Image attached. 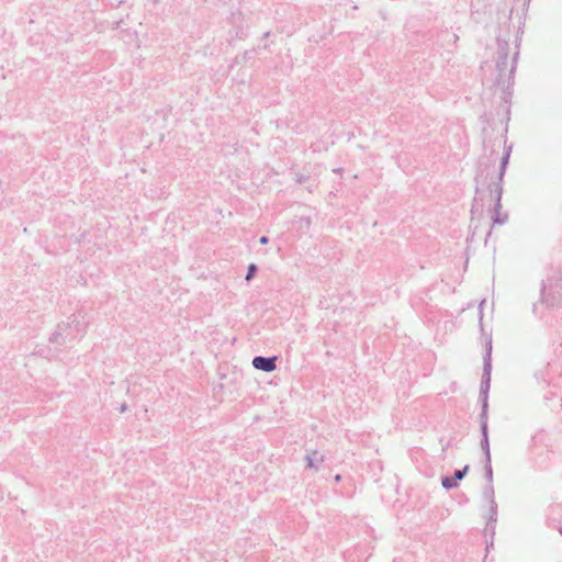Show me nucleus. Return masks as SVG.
<instances>
[{"label": "nucleus", "instance_id": "nucleus-1", "mask_svg": "<svg viewBox=\"0 0 562 562\" xmlns=\"http://www.w3.org/2000/svg\"><path fill=\"white\" fill-rule=\"evenodd\" d=\"M508 41L497 36L496 85L502 88L501 99L506 105H508L512 101V88L514 86V75L516 71L519 53L518 50L514 53L510 63L508 60Z\"/></svg>", "mask_w": 562, "mask_h": 562}, {"label": "nucleus", "instance_id": "nucleus-2", "mask_svg": "<svg viewBox=\"0 0 562 562\" xmlns=\"http://www.w3.org/2000/svg\"><path fill=\"white\" fill-rule=\"evenodd\" d=\"M86 331V324L74 316L70 323H60L57 325V329L49 338L50 342L64 345L68 341L81 338Z\"/></svg>", "mask_w": 562, "mask_h": 562}, {"label": "nucleus", "instance_id": "nucleus-3", "mask_svg": "<svg viewBox=\"0 0 562 562\" xmlns=\"http://www.w3.org/2000/svg\"><path fill=\"white\" fill-rule=\"evenodd\" d=\"M492 373V335H488L485 342V355L483 357V373L480 385V401L488 402Z\"/></svg>", "mask_w": 562, "mask_h": 562}, {"label": "nucleus", "instance_id": "nucleus-4", "mask_svg": "<svg viewBox=\"0 0 562 562\" xmlns=\"http://www.w3.org/2000/svg\"><path fill=\"white\" fill-rule=\"evenodd\" d=\"M559 281L554 280V278L542 281L541 300L549 307L559 305L562 300V284Z\"/></svg>", "mask_w": 562, "mask_h": 562}, {"label": "nucleus", "instance_id": "nucleus-5", "mask_svg": "<svg viewBox=\"0 0 562 562\" xmlns=\"http://www.w3.org/2000/svg\"><path fill=\"white\" fill-rule=\"evenodd\" d=\"M487 189L490 191L491 196H494V199H495V204L493 207V216H492L493 223L503 225L507 222V218H508L507 213H504V214L501 213V207H502L501 201H502V194H503V187L499 182H488Z\"/></svg>", "mask_w": 562, "mask_h": 562}, {"label": "nucleus", "instance_id": "nucleus-6", "mask_svg": "<svg viewBox=\"0 0 562 562\" xmlns=\"http://www.w3.org/2000/svg\"><path fill=\"white\" fill-rule=\"evenodd\" d=\"M470 467L467 464L462 469H458L453 472L452 476H442L441 485L445 490L449 491L456 488L459 482L468 474Z\"/></svg>", "mask_w": 562, "mask_h": 562}, {"label": "nucleus", "instance_id": "nucleus-7", "mask_svg": "<svg viewBox=\"0 0 562 562\" xmlns=\"http://www.w3.org/2000/svg\"><path fill=\"white\" fill-rule=\"evenodd\" d=\"M251 364L257 370L272 372L277 369V357L256 356L254 357Z\"/></svg>", "mask_w": 562, "mask_h": 562}, {"label": "nucleus", "instance_id": "nucleus-8", "mask_svg": "<svg viewBox=\"0 0 562 562\" xmlns=\"http://www.w3.org/2000/svg\"><path fill=\"white\" fill-rule=\"evenodd\" d=\"M459 41V35L456 33H451L449 31H441L438 34V42L441 44L442 47L450 49L451 47H454Z\"/></svg>", "mask_w": 562, "mask_h": 562}, {"label": "nucleus", "instance_id": "nucleus-9", "mask_svg": "<svg viewBox=\"0 0 562 562\" xmlns=\"http://www.w3.org/2000/svg\"><path fill=\"white\" fill-rule=\"evenodd\" d=\"M510 150H512V146H509L508 148H505L503 157L501 159L498 175L496 177H492L490 182H499L502 184L503 177H504V173H505L507 165H508Z\"/></svg>", "mask_w": 562, "mask_h": 562}, {"label": "nucleus", "instance_id": "nucleus-10", "mask_svg": "<svg viewBox=\"0 0 562 562\" xmlns=\"http://www.w3.org/2000/svg\"><path fill=\"white\" fill-rule=\"evenodd\" d=\"M481 434H482L481 449L484 453V460H491L488 430L481 431Z\"/></svg>", "mask_w": 562, "mask_h": 562}, {"label": "nucleus", "instance_id": "nucleus-11", "mask_svg": "<svg viewBox=\"0 0 562 562\" xmlns=\"http://www.w3.org/2000/svg\"><path fill=\"white\" fill-rule=\"evenodd\" d=\"M481 403H482V409L480 413V427H481V431H485V430H488V425H487L488 402H481Z\"/></svg>", "mask_w": 562, "mask_h": 562}, {"label": "nucleus", "instance_id": "nucleus-12", "mask_svg": "<svg viewBox=\"0 0 562 562\" xmlns=\"http://www.w3.org/2000/svg\"><path fill=\"white\" fill-rule=\"evenodd\" d=\"M323 456H321L317 451L313 453L306 454L305 460L307 462V468L313 469L316 468L318 463L323 462Z\"/></svg>", "mask_w": 562, "mask_h": 562}, {"label": "nucleus", "instance_id": "nucleus-13", "mask_svg": "<svg viewBox=\"0 0 562 562\" xmlns=\"http://www.w3.org/2000/svg\"><path fill=\"white\" fill-rule=\"evenodd\" d=\"M494 494L493 483H488L483 490V497L491 504L492 502H496Z\"/></svg>", "mask_w": 562, "mask_h": 562}, {"label": "nucleus", "instance_id": "nucleus-14", "mask_svg": "<svg viewBox=\"0 0 562 562\" xmlns=\"http://www.w3.org/2000/svg\"><path fill=\"white\" fill-rule=\"evenodd\" d=\"M487 521L491 527H493V522L497 521V503L496 502H492L490 504V515H488Z\"/></svg>", "mask_w": 562, "mask_h": 562}, {"label": "nucleus", "instance_id": "nucleus-15", "mask_svg": "<svg viewBox=\"0 0 562 562\" xmlns=\"http://www.w3.org/2000/svg\"><path fill=\"white\" fill-rule=\"evenodd\" d=\"M484 474L488 483H493L492 460H484Z\"/></svg>", "mask_w": 562, "mask_h": 562}, {"label": "nucleus", "instance_id": "nucleus-16", "mask_svg": "<svg viewBox=\"0 0 562 562\" xmlns=\"http://www.w3.org/2000/svg\"><path fill=\"white\" fill-rule=\"evenodd\" d=\"M495 528H496V522H493V527H491L487 521L486 527H485V535H491V537L493 538L495 535ZM492 547H493V539L491 540L490 543L486 544V550H488Z\"/></svg>", "mask_w": 562, "mask_h": 562}, {"label": "nucleus", "instance_id": "nucleus-17", "mask_svg": "<svg viewBox=\"0 0 562 562\" xmlns=\"http://www.w3.org/2000/svg\"><path fill=\"white\" fill-rule=\"evenodd\" d=\"M257 271H258L257 265L250 263L247 268V273L245 277L246 281H250L256 276Z\"/></svg>", "mask_w": 562, "mask_h": 562}, {"label": "nucleus", "instance_id": "nucleus-18", "mask_svg": "<svg viewBox=\"0 0 562 562\" xmlns=\"http://www.w3.org/2000/svg\"><path fill=\"white\" fill-rule=\"evenodd\" d=\"M485 303V300L481 301L480 303V306H479V316H480V326H481V330L484 331L483 329V311H482V307H483V304Z\"/></svg>", "mask_w": 562, "mask_h": 562}, {"label": "nucleus", "instance_id": "nucleus-19", "mask_svg": "<svg viewBox=\"0 0 562 562\" xmlns=\"http://www.w3.org/2000/svg\"><path fill=\"white\" fill-rule=\"evenodd\" d=\"M482 177H483V175L481 172L475 178V180H476V193L480 192V186H484V181L482 180Z\"/></svg>", "mask_w": 562, "mask_h": 562}, {"label": "nucleus", "instance_id": "nucleus-20", "mask_svg": "<svg viewBox=\"0 0 562 562\" xmlns=\"http://www.w3.org/2000/svg\"><path fill=\"white\" fill-rule=\"evenodd\" d=\"M308 179L307 176L304 175H296V182L304 183Z\"/></svg>", "mask_w": 562, "mask_h": 562}, {"label": "nucleus", "instance_id": "nucleus-21", "mask_svg": "<svg viewBox=\"0 0 562 562\" xmlns=\"http://www.w3.org/2000/svg\"><path fill=\"white\" fill-rule=\"evenodd\" d=\"M268 241H269V238H268L267 236H261V237L259 238V243H260L261 245H266V244H268Z\"/></svg>", "mask_w": 562, "mask_h": 562}, {"label": "nucleus", "instance_id": "nucleus-22", "mask_svg": "<svg viewBox=\"0 0 562 562\" xmlns=\"http://www.w3.org/2000/svg\"><path fill=\"white\" fill-rule=\"evenodd\" d=\"M126 409H127V405L126 404H122L121 407H120V412L124 413V412H126Z\"/></svg>", "mask_w": 562, "mask_h": 562}, {"label": "nucleus", "instance_id": "nucleus-23", "mask_svg": "<svg viewBox=\"0 0 562 562\" xmlns=\"http://www.w3.org/2000/svg\"><path fill=\"white\" fill-rule=\"evenodd\" d=\"M269 35H270V32H266V33L263 34V37H265V38H267Z\"/></svg>", "mask_w": 562, "mask_h": 562}, {"label": "nucleus", "instance_id": "nucleus-24", "mask_svg": "<svg viewBox=\"0 0 562 562\" xmlns=\"http://www.w3.org/2000/svg\"><path fill=\"white\" fill-rule=\"evenodd\" d=\"M335 480H336V481H339V480H340V475H339V474H337V475L335 476Z\"/></svg>", "mask_w": 562, "mask_h": 562}, {"label": "nucleus", "instance_id": "nucleus-25", "mask_svg": "<svg viewBox=\"0 0 562 562\" xmlns=\"http://www.w3.org/2000/svg\"><path fill=\"white\" fill-rule=\"evenodd\" d=\"M506 114H507V116L509 115V108L508 106L506 108Z\"/></svg>", "mask_w": 562, "mask_h": 562}, {"label": "nucleus", "instance_id": "nucleus-26", "mask_svg": "<svg viewBox=\"0 0 562 562\" xmlns=\"http://www.w3.org/2000/svg\"><path fill=\"white\" fill-rule=\"evenodd\" d=\"M340 171H341V169H340V168H338V169H334V172H340Z\"/></svg>", "mask_w": 562, "mask_h": 562}, {"label": "nucleus", "instance_id": "nucleus-27", "mask_svg": "<svg viewBox=\"0 0 562 562\" xmlns=\"http://www.w3.org/2000/svg\"><path fill=\"white\" fill-rule=\"evenodd\" d=\"M560 533L562 535V528L560 529Z\"/></svg>", "mask_w": 562, "mask_h": 562}]
</instances>
